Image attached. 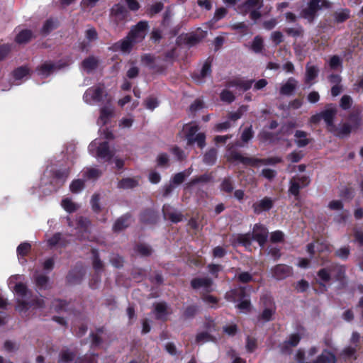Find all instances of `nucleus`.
<instances>
[{
    "label": "nucleus",
    "instance_id": "nucleus-1",
    "mask_svg": "<svg viewBox=\"0 0 363 363\" xmlns=\"http://www.w3.org/2000/svg\"><path fill=\"white\" fill-rule=\"evenodd\" d=\"M228 157L230 161L239 162L243 164L253 167L257 166L258 164L268 165L275 164L281 162V158L278 157L266 159H256L253 157H244L240 152L234 150H230Z\"/></svg>",
    "mask_w": 363,
    "mask_h": 363
},
{
    "label": "nucleus",
    "instance_id": "nucleus-2",
    "mask_svg": "<svg viewBox=\"0 0 363 363\" xmlns=\"http://www.w3.org/2000/svg\"><path fill=\"white\" fill-rule=\"evenodd\" d=\"M330 6V4L327 0H310L307 6L301 11V16L309 22H312L319 10Z\"/></svg>",
    "mask_w": 363,
    "mask_h": 363
},
{
    "label": "nucleus",
    "instance_id": "nucleus-3",
    "mask_svg": "<svg viewBox=\"0 0 363 363\" xmlns=\"http://www.w3.org/2000/svg\"><path fill=\"white\" fill-rule=\"evenodd\" d=\"M104 96H106L104 88L97 85L89 88L84 94L83 99L86 104H93L101 102Z\"/></svg>",
    "mask_w": 363,
    "mask_h": 363
},
{
    "label": "nucleus",
    "instance_id": "nucleus-4",
    "mask_svg": "<svg viewBox=\"0 0 363 363\" xmlns=\"http://www.w3.org/2000/svg\"><path fill=\"white\" fill-rule=\"evenodd\" d=\"M67 65L66 63H62L61 61L56 62L46 61L37 68V72L41 77L46 78L51 74L61 69Z\"/></svg>",
    "mask_w": 363,
    "mask_h": 363
},
{
    "label": "nucleus",
    "instance_id": "nucleus-5",
    "mask_svg": "<svg viewBox=\"0 0 363 363\" xmlns=\"http://www.w3.org/2000/svg\"><path fill=\"white\" fill-rule=\"evenodd\" d=\"M147 29L148 23L145 21H141L131 28L128 36L133 43H140L145 38Z\"/></svg>",
    "mask_w": 363,
    "mask_h": 363
},
{
    "label": "nucleus",
    "instance_id": "nucleus-6",
    "mask_svg": "<svg viewBox=\"0 0 363 363\" xmlns=\"http://www.w3.org/2000/svg\"><path fill=\"white\" fill-rule=\"evenodd\" d=\"M96 149L97 157L104 159L106 160H110L113 156V153L109 150L107 142L99 143L96 140H94L89 145V150L93 152Z\"/></svg>",
    "mask_w": 363,
    "mask_h": 363
},
{
    "label": "nucleus",
    "instance_id": "nucleus-7",
    "mask_svg": "<svg viewBox=\"0 0 363 363\" xmlns=\"http://www.w3.org/2000/svg\"><path fill=\"white\" fill-rule=\"evenodd\" d=\"M310 182V178L308 176H295L290 180L289 191L294 196H298L300 189L307 186Z\"/></svg>",
    "mask_w": 363,
    "mask_h": 363
},
{
    "label": "nucleus",
    "instance_id": "nucleus-8",
    "mask_svg": "<svg viewBox=\"0 0 363 363\" xmlns=\"http://www.w3.org/2000/svg\"><path fill=\"white\" fill-rule=\"evenodd\" d=\"M337 113V108L333 104L328 105L325 110L321 111L322 118L327 125L328 131H334L335 130V125L333 121Z\"/></svg>",
    "mask_w": 363,
    "mask_h": 363
},
{
    "label": "nucleus",
    "instance_id": "nucleus-9",
    "mask_svg": "<svg viewBox=\"0 0 363 363\" xmlns=\"http://www.w3.org/2000/svg\"><path fill=\"white\" fill-rule=\"evenodd\" d=\"M268 230L265 226L261 224H255L252 229V238L256 240L261 247H263L268 238Z\"/></svg>",
    "mask_w": 363,
    "mask_h": 363
},
{
    "label": "nucleus",
    "instance_id": "nucleus-10",
    "mask_svg": "<svg viewBox=\"0 0 363 363\" xmlns=\"http://www.w3.org/2000/svg\"><path fill=\"white\" fill-rule=\"evenodd\" d=\"M114 108L109 99L107 103L100 108V116L98 119V124L100 125H106L110 118L113 117Z\"/></svg>",
    "mask_w": 363,
    "mask_h": 363
},
{
    "label": "nucleus",
    "instance_id": "nucleus-11",
    "mask_svg": "<svg viewBox=\"0 0 363 363\" xmlns=\"http://www.w3.org/2000/svg\"><path fill=\"white\" fill-rule=\"evenodd\" d=\"M20 275H14L9 278V286L10 288H13L15 292L21 298H24L27 297L28 289L25 284L22 283H16L20 279Z\"/></svg>",
    "mask_w": 363,
    "mask_h": 363
},
{
    "label": "nucleus",
    "instance_id": "nucleus-12",
    "mask_svg": "<svg viewBox=\"0 0 363 363\" xmlns=\"http://www.w3.org/2000/svg\"><path fill=\"white\" fill-rule=\"evenodd\" d=\"M273 277L278 280L284 279L292 274V268L286 264H277L272 269Z\"/></svg>",
    "mask_w": 363,
    "mask_h": 363
},
{
    "label": "nucleus",
    "instance_id": "nucleus-13",
    "mask_svg": "<svg viewBox=\"0 0 363 363\" xmlns=\"http://www.w3.org/2000/svg\"><path fill=\"white\" fill-rule=\"evenodd\" d=\"M77 229L78 230V238L80 240H86L89 239L87 233H89V229L91 225V223L89 219L84 217H79L77 220Z\"/></svg>",
    "mask_w": 363,
    "mask_h": 363
},
{
    "label": "nucleus",
    "instance_id": "nucleus-14",
    "mask_svg": "<svg viewBox=\"0 0 363 363\" xmlns=\"http://www.w3.org/2000/svg\"><path fill=\"white\" fill-rule=\"evenodd\" d=\"M212 281L209 278H196L192 279L191 285L194 289H202L204 292H209L212 290Z\"/></svg>",
    "mask_w": 363,
    "mask_h": 363
},
{
    "label": "nucleus",
    "instance_id": "nucleus-15",
    "mask_svg": "<svg viewBox=\"0 0 363 363\" xmlns=\"http://www.w3.org/2000/svg\"><path fill=\"white\" fill-rule=\"evenodd\" d=\"M274 200L269 197H264L262 199L253 203L252 208L256 214H259L262 211L270 210L274 205Z\"/></svg>",
    "mask_w": 363,
    "mask_h": 363
},
{
    "label": "nucleus",
    "instance_id": "nucleus-16",
    "mask_svg": "<svg viewBox=\"0 0 363 363\" xmlns=\"http://www.w3.org/2000/svg\"><path fill=\"white\" fill-rule=\"evenodd\" d=\"M264 299V304L266 305V307L259 315V319L264 322H267L272 319L275 312V307L270 297H266Z\"/></svg>",
    "mask_w": 363,
    "mask_h": 363
},
{
    "label": "nucleus",
    "instance_id": "nucleus-17",
    "mask_svg": "<svg viewBox=\"0 0 363 363\" xmlns=\"http://www.w3.org/2000/svg\"><path fill=\"white\" fill-rule=\"evenodd\" d=\"M297 86V80L294 77H290L284 84L281 85L279 93L281 95L291 96L296 89Z\"/></svg>",
    "mask_w": 363,
    "mask_h": 363
},
{
    "label": "nucleus",
    "instance_id": "nucleus-18",
    "mask_svg": "<svg viewBox=\"0 0 363 363\" xmlns=\"http://www.w3.org/2000/svg\"><path fill=\"white\" fill-rule=\"evenodd\" d=\"M134 44L135 43L127 35L124 39L116 43L113 45V48L116 51L120 50L123 53H129Z\"/></svg>",
    "mask_w": 363,
    "mask_h": 363
},
{
    "label": "nucleus",
    "instance_id": "nucleus-19",
    "mask_svg": "<svg viewBox=\"0 0 363 363\" xmlns=\"http://www.w3.org/2000/svg\"><path fill=\"white\" fill-rule=\"evenodd\" d=\"M331 279H335L337 281H341L345 277V269L344 266L333 263L329 265Z\"/></svg>",
    "mask_w": 363,
    "mask_h": 363
},
{
    "label": "nucleus",
    "instance_id": "nucleus-20",
    "mask_svg": "<svg viewBox=\"0 0 363 363\" xmlns=\"http://www.w3.org/2000/svg\"><path fill=\"white\" fill-rule=\"evenodd\" d=\"M308 133L303 130H296L294 137V142L298 147H303L311 143V139L308 138Z\"/></svg>",
    "mask_w": 363,
    "mask_h": 363
},
{
    "label": "nucleus",
    "instance_id": "nucleus-21",
    "mask_svg": "<svg viewBox=\"0 0 363 363\" xmlns=\"http://www.w3.org/2000/svg\"><path fill=\"white\" fill-rule=\"evenodd\" d=\"M335 356L330 351L324 350L313 363H335Z\"/></svg>",
    "mask_w": 363,
    "mask_h": 363
},
{
    "label": "nucleus",
    "instance_id": "nucleus-22",
    "mask_svg": "<svg viewBox=\"0 0 363 363\" xmlns=\"http://www.w3.org/2000/svg\"><path fill=\"white\" fill-rule=\"evenodd\" d=\"M98 64L99 60L96 57L89 56L82 61V67L86 72H91L94 69H96Z\"/></svg>",
    "mask_w": 363,
    "mask_h": 363
},
{
    "label": "nucleus",
    "instance_id": "nucleus-23",
    "mask_svg": "<svg viewBox=\"0 0 363 363\" xmlns=\"http://www.w3.org/2000/svg\"><path fill=\"white\" fill-rule=\"evenodd\" d=\"M131 223V218L129 216H124L118 218L114 223L113 226V230L115 232H119L125 228H126L128 226H129Z\"/></svg>",
    "mask_w": 363,
    "mask_h": 363
},
{
    "label": "nucleus",
    "instance_id": "nucleus-24",
    "mask_svg": "<svg viewBox=\"0 0 363 363\" xmlns=\"http://www.w3.org/2000/svg\"><path fill=\"white\" fill-rule=\"evenodd\" d=\"M252 235L250 233L246 234H239L238 235L233 242V244H240L245 247L246 248H250L252 244Z\"/></svg>",
    "mask_w": 363,
    "mask_h": 363
},
{
    "label": "nucleus",
    "instance_id": "nucleus-25",
    "mask_svg": "<svg viewBox=\"0 0 363 363\" xmlns=\"http://www.w3.org/2000/svg\"><path fill=\"white\" fill-rule=\"evenodd\" d=\"M163 213L165 218L171 220L174 223H178L182 220V215L175 211H172L169 206L163 207Z\"/></svg>",
    "mask_w": 363,
    "mask_h": 363
},
{
    "label": "nucleus",
    "instance_id": "nucleus-26",
    "mask_svg": "<svg viewBox=\"0 0 363 363\" xmlns=\"http://www.w3.org/2000/svg\"><path fill=\"white\" fill-rule=\"evenodd\" d=\"M352 130V126L347 123H345L340 125V127L335 126V130L334 131H330L333 133L335 136L339 138H344L348 136Z\"/></svg>",
    "mask_w": 363,
    "mask_h": 363
},
{
    "label": "nucleus",
    "instance_id": "nucleus-27",
    "mask_svg": "<svg viewBox=\"0 0 363 363\" xmlns=\"http://www.w3.org/2000/svg\"><path fill=\"white\" fill-rule=\"evenodd\" d=\"M59 363H77L74 353L69 350H63L60 354Z\"/></svg>",
    "mask_w": 363,
    "mask_h": 363
},
{
    "label": "nucleus",
    "instance_id": "nucleus-28",
    "mask_svg": "<svg viewBox=\"0 0 363 363\" xmlns=\"http://www.w3.org/2000/svg\"><path fill=\"white\" fill-rule=\"evenodd\" d=\"M318 72L319 69L316 66L307 64L306 67V83L309 84L312 80L315 79Z\"/></svg>",
    "mask_w": 363,
    "mask_h": 363
},
{
    "label": "nucleus",
    "instance_id": "nucleus-29",
    "mask_svg": "<svg viewBox=\"0 0 363 363\" xmlns=\"http://www.w3.org/2000/svg\"><path fill=\"white\" fill-rule=\"evenodd\" d=\"M301 338V336L297 333L291 334L288 340L283 343L282 350L285 351L291 347H296L299 343Z\"/></svg>",
    "mask_w": 363,
    "mask_h": 363
},
{
    "label": "nucleus",
    "instance_id": "nucleus-30",
    "mask_svg": "<svg viewBox=\"0 0 363 363\" xmlns=\"http://www.w3.org/2000/svg\"><path fill=\"white\" fill-rule=\"evenodd\" d=\"M357 345L356 346H348L345 347L340 353V357L345 361L350 359H356L357 357Z\"/></svg>",
    "mask_w": 363,
    "mask_h": 363
},
{
    "label": "nucleus",
    "instance_id": "nucleus-31",
    "mask_svg": "<svg viewBox=\"0 0 363 363\" xmlns=\"http://www.w3.org/2000/svg\"><path fill=\"white\" fill-rule=\"evenodd\" d=\"M211 64L208 61H206L203 65L202 69H201L199 73L194 74V78L195 80H196L198 82H202L203 79L211 74Z\"/></svg>",
    "mask_w": 363,
    "mask_h": 363
},
{
    "label": "nucleus",
    "instance_id": "nucleus-32",
    "mask_svg": "<svg viewBox=\"0 0 363 363\" xmlns=\"http://www.w3.org/2000/svg\"><path fill=\"white\" fill-rule=\"evenodd\" d=\"M111 13L116 19H123L127 15V10L123 5L120 4L114 5L111 9Z\"/></svg>",
    "mask_w": 363,
    "mask_h": 363
},
{
    "label": "nucleus",
    "instance_id": "nucleus-33",
    "mask_svg": "<svg viewBox=\"0 0 363 363\" xmlns=\"http://www.w3.org/2000/svg\"><path fill=\"white\" fill-rule=\"evenodd\" d=\"M33 38V33L30 30H21L16 37V43L19 44L26 43Z\"/></svg>",
    "mask_w": 363,
    "mask_h": 363
},
{
    "label": "nucleus",
    "instance_id": "nucleus-34",
    "mask_svg": "<svg viewBox=\"0 0 363 363\" xmlns=\"http://www.w3.org/2000/svg\"><path fill=\"white\" fill-rule=\"evenodd\" d=\"M206 135L204 133H197L193 138H190L187 142V145H191L196 143L200 148H203L206 145Z\"/></svg>",
    "mask_w": 363,
    "mask_h": 363
},
{
    "label": "nucleus",
    "instance_id": "nucleus-35",
    "mask_svg": "<svg viewBox=\"0 0 363 363\" xmlns=\"http://www.w3.org/2000/svg\"><path fill=\"white\" fill-rule=\"evenodd\" d=\"M30 74V69L26 66H21L13 72V76L15 79L20 80Z\"/></svg>",
    "mask_w": 363,
    "mask_h": 363
},
{
    "label": "nucleus",
    "instance_id": "nucleus-36",
    "mask_svg": "<svg viewBox=\"0 0 363 363\" xmlns=\"http://www.w3.org/2000/svg\"><path fill=\"white\" fill-rule=\"evenodd\" d=\"M217 157V150L214 148L208 150L203 156V162L208 165L215 163Z\"/></svg>",
    "mask_w": 363,
    "mask_h": 363
},
{
    "label": "nucleus",
    "instance_id": "nucleus-37",
    "mask_svg": "<svg viewBox=\"0 0 363 363\" xmlns=\"http://www.w3.org/2000/svg\"><path fill=\"white\" fill-rule=\"evenodd\" d=\"M138 186V182L132 178H125L118 183V187L120 189H132Z\"/></svg>",
    "mask_w": 363,
    "mask_h": 363
},
{
    "label": "nucleus",
    "instance_id": "nucleus-38",
    "mask_svg": "<svg viewBox=\"0 0 363 363\" xmlns=\"http://www.w3.org/2000/svg\"><path fill=\"white\" fill-rule=\"evenodd\" d=\"M167 306L164 303H159L155 306V315L157 319H164L167 315Z\"/></svg>",
    "mask_w": 363,
    "mask_h": 363
},
{
    "label": "nucleus",
    "instance_id": "nucleus-39",
    "mask_svg": "<svg viewBox=\"0 0 363 363\" xmlns=\"http://www.w3.org/2000/svg\"><path fill=\"white\" fill-rule=\"evenodd\" d=\"M212 336L207 332H201L196 335L195 342L199 345H202L205 342L213 341Z\"/></svg>",
    "mask_w": 363,
    "mask_h": 363
},
{
    "label": "nucleus",
    "instance_id": "nucleus-40",
    "mask_svg": "<svg viewBox=\"0 0 363 363\" xmlns=\"http://www.w3.org/2000/svg\"><path fill=\"white\" fill-rule=\"evenodd\" d=\"M212 180V177L210 174H204L199 177H195L189 183V186H191L199 183H208Z\"/></svg>",
    "mask_w": 363,
    "mask_h": 363
},
{
    "label": "nucleus",
    "instance_id": "nucleus-41",
    "mask_svg": "<svg viewBox=\"0 0 363 363\" xmlns=\"http://www.w3.org/2000/svg\"><path fill=\"white\" fill-rule=\"evenodd\" d=\"M164 8V4L162 2H156L152 4L147 10V13L149 16L152 17L155 14L160 13Z\"/></svg>",
    "mask_w": 363,
    "mask_h": 363
},
{
    "label": "nucleus",
    "instance_id": "nucleus-42",
    "mask_svg": "<svg viewBox=\"0 0 363 363\" xmlns=\"http://www.w3.org/2000/svg\"><path fill=\"white\" fill-rule=\"evenodd\" d=\"M92 254H93V267L96 272H99L103 269L104 264L101 261L99 257V254L96 250L94 249L92 250Z\"/></svg>",
    "mask_w": 363,
    "mask_h": 363
},
{
    "label": "nucleus",
    "instance_id": "nucleus-43",
    "mask_svg": "<svg viewBox=\"0 0 363 363\" xmlns=\"http://www.w3.org/2000/svg\"><path fill=\"white\" fill-rule=\"evenodd\" d=\"M318 277L323 282H328L331 280V274L329 266L320 269L318 272Z\"/></svg>",
    "mask_w": 363,
    "mask_h": 363
},
{
    "label": "nucleus",
    "instance_id": "nucleus-44",
    "mask_svg": "<svg viewBox=\"0 0 363 363\" xmlns=\"http://www.w3.org/2000/svg\"><path fill=\"white\" fill-rule=\"evenodd\" d=\"M84 187V182L82 179H76L74 180L69 186L70 191L72 193H79L81 191Z\"/></svg>",
    "mask_w": 363,
    "mask_h": 363
},
{
    "label": "nucleus",
    "instance_id": "nucleus-45",
    "mask_svg": "<svg viewBox=\"0 0 363 363\" xmlns=\"http://www.w3.org/2000/svg\"><path fill=\"white\" fill-rule=\"evenodd\" d=\"M61 204L63 208L69 213L74 212L77 209V206L68 198L64 199Z\"/></svg>",
    "mask_w": 363,
    "mask_h": 363
},
{
    "label": "nucleus",
    "instance_id": "nucleus-46",
    "mask_svg": "<svg viewBox=\"0 0 363 363\" xmlns=\"http://www.w3.org/2000/svg\"><path fill=\"white\" fill-rule=\"evenodd\" d=\"M141 220L145 223H155L157 220V216L154 211L148 210L141 215Z\"/></svg>",
    "mask_w": 363,
    "mask_h": 363
},
{
    "label": "nucleus",
    "instance_id": "nucleus-47",
    "mask_svg": "<svg viewBox=\"0 0 363 363\" xmlns=\"http://www.w3.org/2000/svg\"><path fill=\"white\" fill-rule=\"evenodd\" d=\"M254 131L252 130V125L245 128L242 134H241V140L244 143H247L250 140L253 138Z\"/></svg>",
    "mask_w": 363,
    "mask_h": 363
},
{
    "label": "nucleus",
    "instance_id": "nucleus-48",
    "mask_svg": "<svg viewBox=\"0 0 363 363\" xmlns=\"http://www.w3.org/2000/svg\"><path fill=\"white\" fill-rule=\"evenodd\" d=\"M12 45L10 44L0 45V61L4 60L11 52Z\"/></svg>",
    "mask_w": 363,
    "mask_h": 363
},
{
    "label": "nucleus",
    "instance_id": "nucleus-49",
    "mask_svg": "<svg viewBox=\"0 0 363 363\" xmlns=\"http://www.w3.org/2000/svg\"><path fill=\"white\" fill-rule=\"evenodd\" d=\"M285 32L289 35L296 38L302 35L303 30L301 26H296L294 28H286Z\"/></svg>",
    "mask_w": 363,
    "mask_h": 363
},
{
    "label": "nucleus",
    "instance_id": "nucleus-50",
    "mask_svg": "<svg viewBox=\"0 0 363 363\" xmlns=\"http://www.w3.org/2000/svg\"><path fill=\"white\" fill-rule=\"evenodd\" d=\"M191 174V172H189L187 174L185 172H179L174 175L172 179V182L173 184L179 185L182 184L185 178Z\"/></svg>",
    "mask_w": 363,
    "mask_h": 363
},
{
    "label": "nucleus",
    "instance_id": "nucleus-51",
    "mask_svg": "<svg viewBox=\"0 0 363 363\" xmlns=\"http://www.w3.org/2000/svg\"><path fill=\"white\" fill-rule=\"evenodd\" d=\"M234 301L244 300L245 297V291L244 288H240L231 291Z\"/></svg>",
    "mask_w": 363,
    "mask_h": 363
},
{
    "label": "nucleus",
    "instance_id": "nucleus-52",
    "mask_svg": "<svg viewBox=\"0 0 363 363\" xmlns=\"http://www.w3.org/2000/svg\"><path fill=\"white\" fill-rule=\"evenodd\" d=\"M277 171L269 168L263 169L261 172V175L269 182L274 180V179L277 177Z\"/></svg>",
    "mask_w": 363,
    "mask_h": 363
},
{
    "label": "nucleus",
    "instance_id": "nucleus-53",
    "mask_svg": "<svg viewBox=\"0 0 363 363\" xmlns=\"http://www.w3.org/2000/svg\"><path fill=\"white\" fill-rule=\"evenodd\" d=\"M54 28H55V24H54L53 21L51 19H48L44 23V24L40 30V33L43 35H48Z\"/></svg>",
    "mask_w": 363,
    "mask_h": 363
},
{
    "label": "nucleus",
    "instance_id": "nucleus-54",
    "mask_svg": "<svg viewBox=\"0 0 363 363\" xmlns=\"http://www.w3.org/2000/svg\"><path fill=\"white\" fill-rule=\"evenodd\" d=\"M262 47H263L262 38L259 36H256L252 41V49L255 52H259L262 51Z\"/></svg>",
    "mask_w": 363,
    "mask_h": 363
},
{
    "label": "nucleus",
    "instance_id": "nucleus-55",
    "mask_svg": "<svg viewBox=\"0 0 363 363\" xmlns=\"http://www.w3.org/2000/svg\"><path fill=\"white\" fill-rule=\"evenodd\" d=\"M220 99L227 103H231L235 100L234 94L229 90H223L220 95Z\"/></svg>",
    "mask_w": 363,
    "mask_h": 363
},
{
    "label": "nucleus",
    "instance_id": "nucleus-56",
    "mask_svg": "<svg viewBox=\"0 0 363 363\" xmlns=\"http://www.w3.org/2000/svg\"><path fill=\"white\" fill-rule=\"evenodd\" d=\"M31 245L28 242H23L17 247V253L21 256H26L30 250Z\"/></svg>",
    "mask_w": 363,
    "mask_h": 363
},
{
    "label": "nucleus",
    "instance_id": "nucleus-57",
    "mask_svg": "<svg viewBox=\"0 0 363 363\" xmlns=\"http://www.w3.org/2000/svg\"><path fill=\"white\" fill-rule=\"evenodd\" d=\"M139 68L134 65L133 62L130 63V68L127 70L126 75L129 79H134L138 76Z\"/></svg>",
    "mask_w": 363,
    "mask_h": 363
},
{
    "label": "nucleus",
    "instance_id": "nucleus-58",
    "mask_svg": "<svg viewBox=\"0 0 363 363\" xmlns=\"http://www.w3.org/2000/svg\"><path fill=\"white\" fill-rule=\"evenodd\" d=\"M101 172L96 169V168H90L88 169L84 173V175L87 179H96L101 175Z\"/></svg>",
    "mask_w": 363,
    "mask_h": 363
},
{
    "label": "nucleus",
    "instance_id": "nucleus-59",
    "mask_svg": "<svg viewBox=\"0 0 363 363\" xmlns=\"http://www.w3.org/2000/svg\"><path fill=\"white\" fill-rule=\"evenodd\" d=\"M302 157L303 154L301 151H294L287 155L286 159L295 163L299 162Z\"/></svg>",
    "mask_w": 363,
    "mask_h": 363
},
{
    "label": "nucleus",
    "instance_id": "nucleus-60",
    "mask_svg": "<svg viewBox=\"0 0 363 363\" xmlns=\"http://www.w3.org/2000/svg\"><path fill=\"white\" fill-rule=\"evenodd\" d=\"M335 19L337 22L341 23L345 21L349 18V11L347 10L336 12L334 15Z\"/></svg>",
    "mask_w": 363,
    "mask_h": 363
},
{
    "label": "nucleus",
    "instance_id": "nucleus-61",
    "mask_svg": "<svg viewBox=\"0 0 363 363\" xmlns=\"http://www.w3.org/2000/svg\"><path fill=\"white\" fill-rule=\"evenodd\" d=\"M352 98L348 95H344L340 100V106L345 109L347 110L350 108L352 105Z\"/></svg>",
    "mask_w": 363,
    "mask_h": 363
},
{
    "label": "nucleus",
    "instance_id": "nucleus-62",
    "mask_svg": "<svg viewBox=\"0 0 363 363\" xmlns=\"http://www.w3.org/2000/svg\"><path fill=\"white\" fill-rule=\"evenodd\" d=\"M197 311H198L197 307L195 306H188L185 309L183 315L185 318H193L197 313Z\"/></svg>",
    "mask_w": 363,
    "mask_h": 363
},
{
    "label": "nucleus",
    "instance_id": "nucleus-63",
    "mask_svg": "<svg viewBox=\"0 0 363 363\" xmlns=\"http://www.w3.org/2000/svg\"><path fill=\"white\" fill-rule=\"evenodd\" d=\"M35 282L38 286L45 288L48 282V278L45 275L39 274L35 277Z\"/></svg>",
    "mask_w": 363,
    "mask_h": 363
},
{
    "label": "nucleus",
    "instance_id": "nucleus-64",
    "mask_svg": "<svg viewBox=\"0 0 363 363\" xmlns=\"http://www.w3.org/2000/svg\"><path fill=\"white\" fill-rule=\"evenodd\" d=\"M221 189L228 193L233 190V185L232 181L229 178L225 179L221 184Z\"/></svg>",
    "mask_w": 363,
    "mask_h": 363
}]
</instances>
